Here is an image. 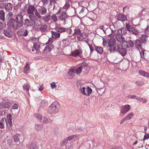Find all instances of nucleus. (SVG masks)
Returning a JSON list of instances; mask_svg holds the SVG:
<instances>
[{
    "label": "nucleus",
    "mask_w": 149,
    "mask_h": 149,
    "mask_svg": "<svg viewBox=\"0 0 149 149\" xmlns=\"http://www.w3.org/2000/svg\"><path fill=\"white\" fill-rule=\"evenodd\" d=\"M130 22L128 21L125 23V28L129 31H130L135 35H137L139 33V30L135 27H134L132 25H130Z\"/></svg>",
    "instance_id": "2"
},
{
    "label": "nucleus",
    "mask_w": 149,
    "mask_h": 149,
    "mask_svg": "<svg viewBox=\"0 0 149 149\" xmlns=\"http://www.w3.org/2000/svg\"><path fill=\"white\" fill-rule=\"evenodd\" d=\"M53 48V46L52 45H49L46 46L43 52V54H47V53L50 52L52 49Z\"/></svg>",
    "instance_id": "15"
},
{
    "label": "nucleus",
    "mask_w": 149,
    "mask_h": 149,
    "mask_svg": "<svg viewBox=\"0 0 149 149\" xmlns=\"http://www.w3.org/2000/svg\"><path fill=\"white\" fill-rule=\"evenodd\" d=\"M139 74L142 76L146 77H149V73H147L143 70H140L138 72Z\"/></svg>",
    "instance_id": "28"
},
{
    "label": "nucleus",
    "mask_w": 149,
    "mask_h": 149,
    "mask_svg": "<svg viewBox=\"0 0 149 149\" xmlns=\"http://www.w3.org/2000/svg\"><path fill=\"white\" fill-rule=\"evenodd\" d=\"M130 106L129 104H127L122 106L120 109V112L123 114H126L130 109Z\"/></svg>",
    "instance_id": "8"
},
{
    "label": "nucleus",
    "mask_w": 149,
    "mask_h": 149,
    "mask_svg": "<svg viewBox=\"0 0 149 149\" xmlns=\"http://www.w3.org/2000/svg\"><path fill=\"white\" fill-rule=\"evenodd\" d=\"M29 71V67L28 63H26L24 68V72L26 73H28Z\"/></svg>",
    "instance_id": "41"
},
{
    "label": "nucleus",
    "mask_w": 149,
    "mask_h": 149,
    "mask_svg": "<svg viewBox=\"0 0 149 149\" xmlns=\"http://www.w3.org/2000/svg\"><path fill=\"white\" fill-rule=\"evenodd\" d=\"M5 13L3 10H0V19H1L2 21L5 20L4 18Z\"/></svg>",
    "instance_id": "44"
},
{
    "label": "nucleus",
    "mask_w": 149,
    "mask_h": 149,
    "mask_svg": "<svg viewBox=\"0 0 149 149\" xmlns=\"http://www.w3.org/2000/svg\"><path fill=\"white\" fill-rule=\"evenodd\" d=\"M55 29L59 33L65 32L66 31V29L64 27H56Z\"/></svg>",
    "instance_id": "33"
},
{
    "label": "nucleus",
    "mask_w": 149,
    "mask_h": 149,
    "mask_svg": "<svg viewBox=\"0 0 149 149\" xmlns=\"http://www.w3.org/2000/svg\"><path fill=\"white\" fill-rule=\"evenodd\" d=\"M43 5L44 6H47L49 3L48 0H41Z\"/></svg>",
    "instance_id": "52"
},
{
    "label": "nucleus",
    "mask_w": 149,
    "mask_h": 149,
    "mask_svg": "<svg viewBox=\"0 0 149 149\" xmlns=\"http://www.w3.org/2000/svg\"><path fill=\"white\" fill-rule=\"evenodd\" d=\"M36 30L40 31L41 32H44L46 31L47 26L45 24H43L40 22H37L34 26Z\"/></svg>",
    "instance_id": "5"
},
{
    "label": "nucleus",
    "mask_w": 149,
    "mask_h": 149,
    "mask_svg": "<svg viewBox=\"0 0 149 149\" xmlns=\"http://www.w3.org/2000/svg\"><path fill=\"white\" fill-rule=\"evenodd\" d=\"M95 50L97 52L100 54H101L103 52V49L101 47L96 46L95 47Z\"/></svg>",
    "instance_id": "40"
},
{
    "label": "nucleus",
    "mask_w": 149,
    "mask_h": 149,
    "mask_svg": "<svg viewBox=\"0 0 149 149\" xmlns=\"http://www.w3.org/2000/svg\"><path fill=\"white\" fill-rule=\"evenodd\" d=\"M10 106V103L8 102H3L0 104V109L8 108Z\"/></svg>",
    "instance_id": "14"
},
{
    "label": "nucleus",
    "mask_w": 149,
    "mask_h": 149,
    "mask_svg": "<svg viewBox=\"0 0 149 149\" xmlns=\"http://www.w3.org/2000/svg\"><path fill=\"white\" fill-rule=\"evenodd\" d=\"M136 84L138 86H141L143 85V83L141 81H138L136 82Z\"/></svg>",
    "instance_id": "55"
},
{
    "label": "nucleus",
    "mask_w": 149,
    "mask_h": 149,
    "mask_svg": "<svg viewBox=\"0 0 149 149\" xmlns=\"http://www.w3.org/2000/svg\"><path fill=\"white\" fill-rule=\"evenodd\" d=\"M96 90L98 94L101 95H102L104 92V90H103L102 88H96Z\"/></svg>",
    "instance_id": "39"
},
{
    "label": "nucleus",
    "mask_w": 149,
    "mask_h": 149,
    "mask_svg": "<svg viewBox=\"0 0 149 149\" xmlns=\"http://www.w3.org/2000/svg\"><path fill=\"white\" fill-rule=\"evenodd\" d=\"M74 34V35H77V36L81 35L82 34L81 33L80 30L78 29H75Z\"/></svg>",
    "instance_id": "46"
},
{
    "label": "nucleus",
    "mask_w": 149,
    "mask_h": 149,
    "mask_svg": "<svg viewBox=\"0 0 149 149\" xmlns=\"http://www.w3.org/2000/svg\"><path fill=\"white\" fill-rule=\"evenodd\" d=\"M17 21L15 19H13V20L11 22H8V23H10V25H11L13 28L15 29H17L19 26H18V24Z\"/></svg>",
    "instance_id": "19"
},
{
    "label": "nucleus",
    "mask_w": 149,
    "mask_h": 149,
    "mask_svg": "<svg viewBox=\"0 0 149 149\" xmlns=\"http://www.w3.org/2000/svg\"><path fill=\"white\" fill-rule=\"evenodd\" d=\"M15 19L17 21L18 24H21L22 23L23 20V16L21 14L17 15Z\"/></svg>",
    "instance_id": "16"
},
{
    "label": "nucleus",
    "mask_w": 149,
    "mask_h": 149,
    "mask_svg": "<svg viewBox=\"0 0 149 149\" xmlns=\"http://www.w3.org/2000/svg\"><path fill=\"white\" fill-rule=\"evenodd\" d=\"M13 118V117L12 115L10 114H8L7 116V119L9 125L10 126L12 125V120Z\"/></svg>",
    "instance_id": "34"
},
{
    "label": "nucleus",
    "mask_w": 149,
    "mask_h": 149,
    "mask_svg": "<svg viewBox=\"0 0 149 149\" xmlns=\"http://www.w3.org/2000/svg\"><path fill=\"white\" fill-rule=\"evenodd\" d=\"M13 6L12 4L10 3H8L5 6V9L6 11L10 10L12 9Z\"/></svg>",
    "instance_id": "26"
},
{
    "label": "nucleus",
    "mask_w": 149,
    "mask_h": 149,
    "mask_svg": "<svg viewBox=\"0 0 149 149\" xmlns=\"http://www.w3.org/2000/svg\"><path fill=\"white\" fill-rule=\"evenodd\" d=\"M7 144L9 146L12 145V141L11 139H8L7 141Z\"/></svg>",
    "instance_id": "62"
},
{
    "label": "nucleus",
    "mask_w": 149,
    "mask_h": 149,
    "mask_svg": "<svg viewBox=\"0 0 149 149\" xmlns=\"http://www.w3.org/2000/svg\"><path fill=\"white\" fill-rule=\"evenodd\" d=\"M28 31L24 28L19 29L17 32V34L19 36H26L28 35Z\"/></svg>",
    "instance_id": "10"
},
{
    "label": "nucleus",
    "mask_w": 149,
    "mask_h": 149,
    "mask_svg": "<svg viewBox=\"0 0 149 149\" xmlns=\"http://www.w3.org/2000/svg\"><path fill=\"white\" fill-rule=\"evenodd\" d=\"M81 92L84 95L89 96L91 93L92 91V89L88 86L86 88L85 87H83L81 88Z\"/></svg>",
    "instance_id": "7"
},
{
    "label": "nucleus",
    "mask_w": 149,
    "mask_h": 149,
    "mask_svg": "<svg viewBox=\"0 0 149 149\" xmlns=\"http://www.w3.org/2000/svg\"><path fill=\"white\" fill-rule=\"evenodd\" d=\"M33 47H35L37 50H39L40 48V44L38 42L36 43H34L33 44Z\"/></svg>",
    "instance_id": "50"
},
{
    "label": "nucleus",
    "mask_w": 149,
    "mask_h": 149,
    "mask_svg": "<svg viewBox=\"0 0 149 149\" xmlns=\"http://www.w3.org/2000/svg\"><path fill=\"white\" fill-rule=\"evenodd\" d=\"M29 85L28 84H26V85L23 86V88L24 90L28 92L29 87Z\"/></svg>",
    "instance_id": "47"
},
{
    "label": "nucleus",
    "mask_w": 149,
    "mask_h": 149,
    "mask_svg": "<svg viewBox=\"0 0 149 149\" xmlns=\"http://www.w3.org/2000/svg\"><path fill=\"white\" fill-rule=\"evenodd\" d=\"M116 40L114 38H112L109 40L108 47L109 48L108 49L111 53L118 50L119 47V44H115Z\"/></svg>",
    "instance_id": "1"
},
{
    "label": "nucleus",
    "mask_w": 149,
    "mask_h": 149,
    "mask_svg": "<svg viewBox=\"0 0 149 149\" xmlns=\"http://www.w3.org/2000/svg\"><path fill=\"white\" fill-rule=\"evenodd\" d=\"M43 128V125L42 124H36L35 126V128L37 131H39Z\"/></svg>",
    "instance_id": "35"
},
{
    "label": "nucleus",
    "mask_w": 149,
    "mask_h": 149,
    "mask_svg": "<svg viewBox=\"0 0 149 149\" xmlns=\"http://www.w3.org/2000/svg\"><path fill=\"white\" fill-rule=\"evenodd\" d=\"M51 88L53 89L56 88V85L54 82H53L51 84Z\"/></svg>",
    "instance_id": "60"
},
{
    "label": "nucleus",
    "mask_w": 149,
    "mask_h": 149,
    "mask_svg": "<svg viewBox=\"0 0 149 149\" xmlns=\"http://www.w3.org/2000/svg\"><path fill=\"white\" fill-rule=\"evenodd\" d=\"M68 16L66 15L65 12H62L59 16L58 18L59 19L63 21L64 24H65L66 22V19L68 18Z\"/></svg>",
    "instance_id": "9"
},
{
    "label": "nucleus",
    "mask_w": 149,
    "mask_h": 149,
    "mask_svg": "<svg viewBox=\"0 0 149 149\" xmlns=\"http://www.w3.org/2000/svg\"><path fill=\"white\" fill-rule=\"evenodd\" d=\"M77 36V39L79 40L82 41L84 39V38L83 37L82 34H81V35Z\"/></svg>",
    "instance_id": "56"
},
{
    "label": "nucleus",
    "mask_w": 149,
    "mask_h": 149,
    "mask_svg": "<svg viewBox=\"0 0 149 149\" xmlns=\"http://www.w3.org/2000/svg\"><path fill=\"white\" fill-rule=\"evenodd\" d=\"M13 12H9L7 15V18L8 20V22H11L13 19H13Z\"/></svg>",
    "instance_id": "24"
},
{
    "label": "nucleus",
    "mask_w": 149,
    "mask_h": 149,
    "mask_svg": "<svg viewBox=\"0 0 149 149\" xmlns=\"http://www.w3.org/2000/svg\"><path fill=\"white\" fill-rule=\"evenodd\" d=\"M51 19L53 22H55L58 19L57 17L54 14H52L51 16Z\"/></svg>",
    "instance_id": "49"
},
{
    "label": "nucleus",
    "mask_w": 149,
    "mask_h": 149,
    "mask_svg": "<svg viewBox=\"0 0 149 149\" xmlns=\"http://www.w3.org/2000/svg\"><path fill=\"white\" fill-rule=\"evenodd\" d=\"M19 135L18 134H16L13 136L14 141L15 143H17L19 142V140L18 137Z\"/></svg>",
    "instance_id": "42"
},
{
    "label": "nucleus",
    "mask_w": 149,
    "mask_h": 149,
    "mask_svg": "<svg viewBox=\"0 0 149 149\" xmlns=\"http://www.w3.org/2000/svg\"><path fill=\"white\" fill-rule=\"evenodd\" d=\"M136 47L139 50L140 53V52H142V51H144V50L142 49L141 44H139V45H137V46H136Z\"/></svg>",
    "instance_id": "48"
},
{
    "label": "nucleus",
    "mask_w": 149,
    "mask_h": 149,
    "mask_svg": "<svg viewBox=\"0 0 149 149\" xmlns=\"http://www.w3.org/2000/svg\"><path fill=\"white\" fill-rule=\"evenodd\" d=\"M81 50L77 49L72 52V55L74 57L77 56L81 54Z\"/></svg>",
    "instance_id": "27"
},
{
    "label": "nucleus",
    "mask_w": 149,
    "mask_h": 149,
    "mask_svg": "<svg viewBox=\"0 0 149 149\" xmlns=\"http://www.w3.org/2000/svg\"><path fill=\"white\" fill-rule=\"evenodd\" d=\"M134 116L133 113L131 112L130 113L127 114L125 116V118L126 120L131 119L132 117Z\"/></svg>",
    "instance_id": "38"
},
{
    "label": "nucleus",
    "mask_w": 149,
    "mask_h": 149,
    "mask_svg": "<svg viewBox=\"0 0 149 149\" xmlns=\"http://www.w3.org/2000/svg\"><path fill=\"white\" fill-rule=\"evenodd\" d=\"M111 29L110 28L107 29L105 31V33L108 36L111 35Z\"/></svg>",
    "instance_id": "45"
},
{
    "label": "nucleus",
    "mask_w": 149,
    "mask_h": 149,
    "mask_svg": "<svg viewBox=\"0 0 149 149\" xmlns=\"http://www.w3.org/2000/svg\"><path fill=\"white\" fill-rule=\"evenodd\" d=\"M37 9H36L34 6L32 5L26 6V11L27 13L30 15H34L36 16Z\"/></svg>",
    "instance_id": "6"
},
{
    "label": "nucleus",
    "mask_w": 149,
    "mask_h": 149,
    "mask_svg": "<svg viewBox=\"0 0 149 149\" xmlns=\"http://www.w3.org/2000/svg\"><path fill=\"white\" fill-rule=\"evenodd\" d=\"M148 37L146 35H144L142 36L141 38V41L142 43H145L147 40Z\"/></svg>",
    "instance_id": "37"
},
{
    "label": "nucleus",
    "mask_w": 149,
    "mask_h": 149,
    "mask_svg": "<svg viewBox=\"0 0 149 149\" xmlns=\"http://www.w3.org/2000/svg\"><path fill=\"white\" fill-rule=\"evenodd\" d=\"M128 45L131 47H133L134 46V43L133 42L132 40H129L128 41Z\"/></svg>",
    "instance_id": "54"
},
{
    "label": "nucleus",
    "mask_w": 149,
    "mask_h": 149,
    "mask_svg": "<svg viewBox=\"0 0 149 149\" xmlns=\"http://www.w3.org/2000/svg\"><path fill=\"white\" fill-rule=\"evenodd\" d=\"M33 116L34 118H37L40 122H42V116L41 115L38 113H36L33 114Z\"/></svg>",
    "instance_id": "32"
},
{
    "label": "nucleus",
    "mask_w": 149,
    "mask_h": 149,
    "mask_svg": "<svg viewBox=\"0 0 149 149\" xmlns=\"http://www.w3.org/2000/svg\"><path fill=\"white\" fill-rule=\"evenodd\" d=\"M77 137L76 135H72L66 138L65 139L62 141V143L63 145H65L67 143H68V142L73 139H75Z\"/></svg>",
    "instance_id": "13"
},
{
    "label": "nucleus",
    "mask_w": 149,
    "mask_h": 149,
    "mask_svg": "<svg viewBox=\"0 0 149 149\" xmlns=\"http://www.w3.org/2000/svg\"><path fill=\"white\" fill-rule=\"evenodd\" d=\"M70 6V3L68 2L66 3L63 7V8L66 10L68 9Z\"/></svg>",
    "instance_id": "53"
},
{
    "label": "nucleus",
    "mask_w": 149,
    "mask_h": 149,
    "mask_svg": "<svg viewBox=\"0 0 149 149\" xmlns=\"http://www.w3.org/2000/svg\"><path fill=\"white\" fill-rule=\"evenodd\" d=\"M54 41L53 39L51 38H49L48 42L47 43L49 44H51Z\"/></svg>",
    "instance_id": "61"
},
{
    "label": "nucleus",
    "mask_w": 149,
    "mask_h": 149,
    "mask_svg": "<svg viewBox=\"0 0 149 149\" xmlns=\"http://www.w3.org/2000/svg\"><path fill=\"white\" fill-rule=\"evenodd\" d=\"M141 41L140 40H136V42L135 43V46H137V45H139V44H141Z\"/></svg>",
    "instance_id": "59"
},
{
    "label": "nucleus",
    "mask_w": 149,
    "mask_h": 149,
    "mask_svg": "<svg viewBox=\"0 0 149 149\" xmlns=\"http://www.w3.org/2000/svg\"><path fill=\"white\" fill-rule=\"evenodd\" d=\"M18 106H19L18 104H15L12 106V107H11V108L13 110L16 109L17 110H18Z\"/></svg>",
    "instance_id": "51"
},
{
    "label": "nucleus",
    "mask_w": 149,
    "mask_h": 149,
    "mask_svg": "<svg viewBox=\"0 0 149 149\" xmlns=\"http://www.w3.org/2000/svg\"><path fill=\"white\" fill-rule=\"evenodd\" d=\"M149 138V134H146L144 136L143 139V140L148 139Z\"/></svg>",
    "instance_id": "58"
},
{
    "label": "nucleus",
    "mask_w": 149,
    "mask_h": 149,
    "mask_svg": "<svg viewBox=\"0 0 149 149\" xmlns=\"http://www.w3.org/2000/svg\"><path fill=\"white\" fill-rule=\"evenodd\" d=\"M29 17L33 25L38 20L37 17L36 15L35 16L33 15H29Z\"/></svg>",
    "instance_id": "23"
},
{
    "label": "nucleus",
    "mask_w": 149,
    "mask_h": 149,
    "mask_svg": "<svg viewBox=\"0 0 149 149\" xmlns=\"http://www.w3.org/2000/svg\"><path fill=\"white\" fill-rule=\"evenodd\" d=\"M27 147L29 149H38V145L35 143H31L28 144Z\"/></svg>",
    "instance_id": "17"
},
{
    "label": "nucleus",
    "mask_w": 149,
    "mask_h": 149,
    "mask_svg": "<svg viewBox=\"0 0 149 149\" xmlns=\"http://www.w3.org/2000/svg\"><path fill=\"white\" fill-rule=\"evenodd\" d=\"M126 33V30L125 28H122L118 30L117 32V33L119 34L122 35L125 34Z\"/></svg>",
    "instance_id": "31"
},
{
    "label": "nucleus",
    "mask_w": 149,
    "mask_h": 149,
    "mask_svg": "<svg viewBox=\"0 0 149 149\" xmlns=\"http://www.w3.org/2000/svg\"><path fill=\"white\" fill-rule=\"evenodd\" d=\"M43 19L46 22H48L50 19V14L49 13H47V14L42 17Z\"/></svg>",
    "instance_id": "29"
},
{
    "label": "nucleus",
    "mask_w": 149,
    "mask_h": 149,
    "mask_svg": "<svg viewBox=\"0 0 149 149\" xmlns=\"http://www.w3.org/2000/svg\"><path fill=\"white\" fill-rule=\"evenodd\" d=\"M3 33L4 35L7 37L10 38L12 36V31L10 29H5L4 30Z\"/></svg>",
    "instance_id": "18"
},
{
    "label": "nucleus",
    "mask_w": 149,
    "mask_h": 149,
    "mask_svg": "<svg viewBox=\"0 0 149 149\" xmlns=\"http://www.w3.org/2000/svg\"><path fill=\"white\" fill-rule=\"evenodd\" d=\"M66 32L70 34H71L72 32V30L70 29H66Z\"/></svg>",
    "instance_id": "63"
},
{
    "label": "nucleus",
    "mask_w": 149,
    "mask_h": 149,
    "mask_svg": "<svg viewBox=\"0 0 149 149\" xmlns=\"http://www.w3.org/2000/svg\"><path fill=\"white\" fill-rule=\"evenodd\" d=\"M118 50L116 51H118L119 53L123 56H125L126 53L127 51L126 50L123 48L122 46L120 47V45L119 44V47Z\"/></svg>",
    "instance_id": "20"
},
{
    "label": "nucleus",
    "mask_w": 149,
    "mask_h": 149,
    "mask_svg": "<svg viewBox=\"0 0 149 149\" xmlns=\"http://www.w3.org/2000/svg\"><path fill=\"white\" fill-rule=\"evenodd\" d=\"M51 32L52 34V37L55 39L59 38L60 36V33L57 31H52Z\"/></svg>",
    "instance_id": "22"
},
{
    "label": "nucleus",
    "mask_w": 149,
    "mask_h": 149,
    "mask_svg": "<svg viewBox=\"0 0 149 149\" xmlns=\"http://www.w3.org/2000/svg\"><path fill=\"white\" fill-rule=\"evenodd\" d=\"M112 149H123V148L120 147L118 146H115L112 148Z\"/></svg>",
    "instance_id": "64"
},
{
    "label": "nucleus",
    "mask_w": 149,
    "mask_h": 149,
    "mask_svg": "<svg viewBox=\"0 0 149 149\" xmlns=\"http://www.w3.org/2000/svg\"><path fill=\"white\" fill-rule=\"evenodd\" d=\"M42 122L45 123H51L52 122V121L50 119H47L44 117Z\"/></svg>",
    "instance_id": "43"
},
{
    "label": "nucleus",
    "mask_w": 149,
    "mask_h": 149,
    "mask_svg": "<svg viewBox=\"0 0 149 149\" xmlns=\"http://www.w3.org/2000/svg\"><path fill=\"white\" fill-rule=\"evenodd\" d=\"M141 59H143L146 60H149V53H144V51L140 52Z\"/></svg>",
    "instance_id": "12"
},
{
    "label": "nucleus",
    "mask_w": 149,
    "mask_h": 149,
    "mask_svg": "<svg viewBox=\"0 0 149 149\" xmlns=\"http://www.w3.org/2000/svg\"><path fill=\"white\" fill-rule=\"evenodd\" d=\"M47 12V9L44 7L41 6L38 8V11L37 10L36 16L39 19H41L42 16L41 15H45Z\"/></svg>",
    "instance_id": "4"
},
{
    "label": "nucleus",
    "mask_w": 149,
    "mask_h": 149,
    "mask_svg": "<svg viewBox=\"0 0 149 149\" xmlns=\"http://www.w3.org/2000/svg\"><path fill=\"white\" fill-rule=\"evenodd\" d=\"M58 105L56 102H53L48 109V112L52 114H56L58 112L59 109Z\"/></svg>",
    "instance_id": "3"
},
{
    "label": "nucleus",
    "mask_w": 149,
    "mask_h": 149,
    "mask_svg": "<svg viewBox=\"0 0 149 149\" xmlns=\"http://www.w3.org/2000/svg\"><path fill=\"white\" fill-rule=\"evenodd\" d=\"M24 25L26 26H31L33 25L30 19H26L24 20Z\"/></svg>",
    "instance_id": "30"
},
{
    "label": "nucleus",
    "mask_w": 149,
    "mask_h": 149,
    "mask_svg": "<svg viewBox=\"0 0 149 149\" xmlns=\"http://www.w3.org/2000/svg\"><path fill=\"white\" fill-rule=\"evenodd\" d=\"M115 38L116 40L120 43H124L126 42L125 38L119 34L116 33L115 35Z\"/></svg>",
    "instance_id": "11"
},
{
    "label": "nucleus",
    "mask_w": 149,
    "mask_h": 149,
    "mask_svg": "<svg viewBox=\"0 0 149 149\" xmlns=\"http://www.w3.org/2000/svg\"><path fill=\"white\" fill-rule=\"evenodd\" d=\"M6 123V125L7 126L8 124L6 119L4 118H2L1 120L0 121V128L1 129H3L4 128V124Z\"/></svg>",
    "instance_id": "25"
},
{
    "label": "nucleus",
    "mask_w": 149,
    "mask_h": 149,
    "mask_svg": "<svg viewBox=\"0 0 149 149\" xmlns=\"http://www.w3.org/2000/svg\"><path fill=\"white\" fill-rule=\"evenodd\" d=\"M117 19L118 20L122 22L127 20L126 16L121 14H119L117 15Z\"/></svg>",
    "instance_id": "21"
},
{
    "label": "nucleus",
    "mask_w": 149,
    "mask_h": 149,
    "mask_svg": "<svg viewBox=\"0 0 149 149\" xmlns=\"http://www.w3.org/2000/svg\"><path fill=\"white\" fill-rule=\"evenodd\" d=\"M74 73H75V72L74 70H70L68 72V74H70L71 76H72Z\"/></svg>",
    "instance_id": "57"
},
{
    "label": "nucleus",
    "mask_w": 149,
    "mask_h": 149,
    "mask_svg": "<svg viewBox=\"0 0 149 149\" xmlns=\"http://www.w3.org/2000/svg\"><path fill=\"white\" fill-rule=\"evenodd\" d=\"M84 68V66L82 65L76 69L74 70L75 73L77 74H79L81 72L82 68Z\"/></svg>",
    "instance_id": "36"
}]
</instances>
